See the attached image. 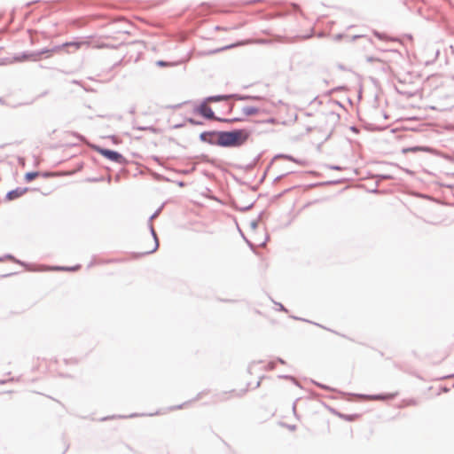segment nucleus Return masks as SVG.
<instances>
[{
    "label": "nucleus",
    "mask_w": 454,
    "mask_h": 454,
    "mask_svg": "<svg viewBox=\"0 0 454 454\" xmlns=\"http://www.w3.org/2000/svg\"><path fill=\"white\" fill-rule=\"evenodd\" d=\"M247 137L248 133L242 129L222 132L218 137V145L222 146H236L243 144Z\"/></svg>",
    "instance_id": "obj_1"
},
{
    "label": "nucleus",
    "mask_w": 454,
    "mask_h": 454,
    "mask_svg": "<svg viewBox=\"0 0 454 454\" xmlns=\"http://www.w3.org/2000/svg\"><path fill=\"white\" fill-rule=\"evenodd\" d=\"M97 152L99 154H101L102 156H104L105 158H106L112 161H114V162H117L120 164H123L126 161L125 158L117 152H114V151H112L109 149H104V148H98Z\"/></svg>",
    "instance_id": "obj_2"
},
{
    "label": "nucleus",
    "mask_w": 454,
    "mask_h": 454,
    "mask_svg": "<svg viewBox=\"0 0 454 454\" xmlns=\"http://www.w3.org/2000/svg\"><path fill=\"white\" fill-rule=\"evenodd\" d=\"M82 44H86V43H64L61 46H58L52 50H47V51H42V52H40V54H43L45 52H58L64 47H73L74 49V51H77L78 49H80V47Z\"/></svg>",
    "instance_id": "obj_3"
},
{
    "label": "nucleus",
    "mask_w": 454,
    "mask_h": 454,
    "mask_svg": "<svg viewBox=\"0 0 454 454\" xmlns=\"http://www.w3.org/2000/svg\"><path fill=\"white\" fill-rule=\"evenodd\" d=\"M197 112L201 114L202 116L207 118V119H213L214 118V112L211 109L210 106H208L207 104H201L198 108Z\"/></svg>",
    "instance_id": "obj_4"
},
{
    "label": "nucleus",
    "mask_w": 454,
    "mask_h": 454,
    "mask_svg": "<svg viewBox=\"0 0 454 454\" xmlns=\"http://www.w3.org/2000/svg\"><path fill=\"white\" fill-rule=\"evenodd\" d=\"M27 188H23V189L17 188L15 190H12L7 193V199L10 200L18 199V198L21 197L23 194H25L27 192Z\"/></svg>",
    "instance_id": "obj_5"
},
{
    "label": "nucleus",
    "mask_w": 454,
    "mask_h": 454,
    "mask_svg": "<svg viewBox=\"0 0 454 454\" xmlns=\"http://www.w3.org/2000/svg\"><path fill=\"white\" fill-rule=\"evenodd\" d=\"M241 111L247 116L254 115L258 113L257 108H255L254 106H243L241 108Z\"/></svg>",
    "instance_id": "obj_6"
},
{
    "label": "nucleus",
    "mask_w": 454,
    "mask_h": 454,
    "mask_svg": "<svg viewBox=\"0 0 454 454\" xmlns=\"http://www.w3.org/2000/svg\"><path fill=\"white\" fill-rule=\"evenodd\" d=\"M152 239H153V247L149 250H146V251L144 252L145 254H149V253L154 252L157 249L158 246H159L158 240H157L156 236H155L154 233H153V236Z\"/></svg>",
    "instance_id": "obj_7"
},
{
    "label": "nucleus",
    "mask_w": 454,
    "mask_h": 454,
    "mask_svg": "<svg viewBox=\"0 0 454 454\" xmlns=\"http://www.w3.org/2000/svg\"><path fill=\"white\" fill-rule=\"evenodd\" d=\"M38 172H28L25 175V179L27 182H31L35 178L38 176Z\"/></svg>",
    "instance_id": "obj_8"
},
{
    "label": "nucleus",
    "mask_w": 454,
    "mask_h": 454,
    "mask_svg": "<svg viewBox=\"0 0 454 454\" xmlns=\"http://www.w3.org/2000/svg\"><path fill=\"white\" fill-rule=\"evenodd\" d=\"M424 149L422 147H419V146H416V147H409V148H403V153H408L410 152H412V153H415V152H419V151H423Z\"/></svg>",
    "instance_id": "obj_9"
},
{
    "label": "nucleus",
    "mask_w": 454,
    "mask_h": 454,
    "mask_svg": "<svg viewBox=\"0 0 454 454\" xmlns=\"http://www.w3.org/2000/svg\"><path fill=\"white\" fill-rule=\"evenodd\" d=\"M342 418H344L345 419H348V420H354L356 416V415H351V416H341Z\"/></svg>",
    "instance_id": "obj_10"
},
{
    "label": "nucleus",
    "mask_w": 454,
    "mask_h": 454,
    "mask_svg": "<svg viewBox=\"0 0 454 454\" xmlns=\"http://www.w3.org/2000/svg\"><path fill=\"white\" fill-rule=\"evenodd\" d=\"M189 122L192 123V124H196L197 122L195 121H193L192 119H190L189 120Z\"/></svg>",
    "instance_id": "obj_11"
},
{
    "label": "nucleus",
    "mask_w": 454,
    "mask_h": 454,
    "mask_svg": "<svg viewBox=\"0 0 454 454\" xmlns=\"http://www.w3.org/2000/svg\"><path fill=\"white\" fill-rule=\"evenodd\" d=\"M210 100L217 101V100H218V98H210Z\"/></svg>",
    "instance_id": "obj_12"
}]
</instances>
